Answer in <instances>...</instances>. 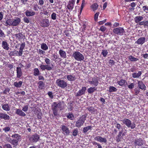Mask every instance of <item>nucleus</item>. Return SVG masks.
Masks as SVG:
<instances>
[{
    "label": "nucleus",
    "instance_id": "obj_16",
    "mask_svg": "<svg viewBox=\"0 0 148 148\" xmlns=\"http://www.w3.org/2000/svg\"><path fill=\"white\" fill-rule=\"evenodd\" d=\"M0 118L2 119H4L6 120H9L10 117L9 116L6 114L3 113H0Z\"/></svg>",
    "mask_w": 148,
    "mask_h": 148
},
{
    "label": "nucleus",
    "instance_id": "obj_61",
    "mask_svg": "<svg viewBox=\"0 0 148 148\" xmlns=\"http://www.w3.org/2000/svg\"><path fill=\"white\" fill-rule=\"evenodd\" d=\"M142 8L143 11L144 12H146V11H148V8L146 6H143Z\"/></svg>",
    "mask_w": 148,
    "mask_h": 148
},
{
    "label": "nucleus",
    "instance_id": "obj_27",
    "mask_svg": "<svg viewBox=\"0 0 148 148\" xmlns=\"http://www.w3.org/2000/svg\"><path fill=\"white\" fill-rule=\"evenodd\" d=\"M117 83L119 86H124L125 84H127L126 81L123 79L118 81Z\"/></svg>",
    "mask_w": 148,
    "mask_h": 148
},
{
    "label": "nucleus",
    "instance_id": "obj_63",
    "mask_svg": "<svg viewBox=\"0 0 148 148\" xmlns=\"http://www.w3.org/2000/svg\"><path fill=\"white\" fill-rule=\"evenodd\" d=\"M106 29V27L103 26H101L100 28V30L102 32H104L105 31Z\"/></svg>",
    "mask_w": 148,
    "mask_h": 148
},
{
    "label": "nucleus",
    "instance_id": "obj_59",
    "mask_svg": "<svg viewBox=\"0 0 148 148\" xmlns=\"http://www.w3.org/2000/svg\"><path fill=\"white\" fill-rule=\"evenodd\" d=\"M38 3L39 5L42 6L43 5L44 1L43 0H39Z\"/></svg>",
    "mask_w": 148,
    "mask_h": 148
},
{
    "label": "nucleus",
    "instance_id": "obj_19",
    "mask_svg": "<svg viewBox=\"0 0 148 148\" xmlns=\"http://www.w3.org/2000/svg\"><path fill=\"white\" fill-rule=\"evenodd\" d=\"M66 78L68 81L71 82H73L76 79L75 75H69L66 76Z\"/></svg>",
    "mask_w": 148,
    "mask_h": 148
},
{
    "label": "nucleus",
    "instance_id": "obj_7",
    "mask_svg": "<svg viewBox=\"0 0 148 148\" xmlns=\"http://www.w3.org/2000/svg\"><path fill=\"white\" fill-rule=\"evenodd\" d=\"M85 120V118H80L78 120L76 121L75 126L77 127H79L83 125Z\"/></svg>",
    "mask_w": 148,
    "mask_h": 148
},
{
    "label": "nucleus",
    "instance_id": "obj_22",
    "mask_svg": "<svg viewBox=\"0 0 148 148\" xmlns=\"http://www.w3.org/2000/svg\"><path fill=\"white\" fill-rule=\"evenodd\" d=\"M2 47L5 50H8L9 49V45L6 41L2 42Z\"/></svg>",
    "mask_w": 148,
    "mask_h": 148
},
{
    "label": "nucleus",
    "instance_id": "obj_57",
    "mask_svg": "<svg viewBox=\"0 0 148 148\" xmlns=\"http://www.w3.org/2000/svg\"><path fill=\"white\" fill-rule=\"evenodd\" d=\"M53 111V113L55 116H56L58 114V110H52Z\"/></svg>",
    "mask_w": 148,
    "mask_h": 148
},
{
    "label": "nucleus",
    "instance_id": "obj_30",
    "mask_svg": "<svg viewBox=\"0 0 148 148\" xmlns=\"http://www.w3.org/2000/svg\"><path fill=\"white\" fill-rule=\"evenodd\" d=\"M142 74V72L140 71H139L138 73H134L132 74V77L134 78H138Z\"/></svg>",
    "mask_w": 148,
    "mask_h": 148
},
{
    "label": "nucleus",
    "instance_id": "obj_36",
    "mask_svg": "<svg viewBox=\"0 0 148 148\" xmlns=\"http://www.w3.org/2000/svg\"><path fill=\"white\" fill-rule=\"evenodd\" d=\"M96 89L95 87H90L87 90L89 94H91Z\"/></svg>",
    "mask_w": 148,
    "mask_h": 148
},
{
    "label": "nucleus",
    "instance_id": "obj_33",
    "mask_svg": "<svg viewBox=\"0 0 148 148\" xmlns=\"http://www.w3.org/2000/svg\"><path fill=\"white\" fill-rule=\"evenodd\" d=\"M23 83V82L21 81L19 82H15L14 83V85L16 88L20 87Z\"/></svg>",
    "mask_w": 148,
    "mask_h": 148
},
{
    "label": "nucleus",
    "instance_id": "obj_37",
    "mask_svg": "<svg viewBox=\"0 0 148 148\" xmlns=\"http://www.w3.org/2000/svg\"><path fill=\"white\" fill-rule=\"evenodd\" d=\"M128 59L132 62H135L138 60V58H136L132 56H129L128 57Z\"/></svg>",
    "mask_w": 148,
    "mask_h": 148
},
{
    "label": "nucleus",
    "instance_id": "obj_21",
    "mask_svg": "<svg viewBox=\"0 0 148 148\" xmlns=\"http://www.w3.org/2000/svg\"><path fill=\"white\" fill-rule=\"evenodd\" d=\"M16 76L18 78H20L22 76V73L21 67L16 68Z\"/></svg>",
    "mask_w": 148,
    "mask_h": 148
},
{
    "label": "nucleus",
    "instance_id": "obj_20",
    "mask_svg": "<svg viewBox=\"0 0 148 148\" xmlns=\"http://www.w3.org/2000/svg\"><path fill=\"white\" fill-rule=\"evenodd\" d=\"M2 108L6 111H9L10 110V105L8 103L2 104Z\"/></svg>",
    "mask_w": 148,
    "mask_h": 148
},
{
    "label": "nucleus",
    "instance_id": "obj_44",
    "mask_svg": "<svg viewBox=\"0 0 148 148\" xmlns=\"http://www.w3.org/2000/svg\"><path fill=\"white\" fill-rule=\"evenodd\" d=\"M134 83L129 84L127 85L128 88L130 90L134 88Z\"/></svg>",
    "mask_w": 148,
    "mask_h": 148
},
{
    "label": "nucleus",
    "instance_id": "obj_4",
    "mask_svg": "<svg viewBox=\"0 0 148 148\" xmlns=\"http://www.w3.org/2000/svg\"><path fill=\"white\" fill-rule=\"evenodd\" d=\"M61 131L62 134L65 136L68 135L70 133L69 128L66 126L62 125L61 126Z\"/></svg>",
    "mask_w": 148,
    "mask_h": 148
},
{
    "label": "nucleus",
    "instance_id": "obj_17",
    "mask_svg": "<svg viewBox=\"0 0 148 148\" xmlns=\"http://www.w3.org/2000/svg\"><path fill=\"white\" fill-rule=\"evenodd\" d=\"M138 87L142 90H145L146 89V87L141 81H138Z\"/></svg>",
    "mask_w": 148,
    "mask_h": 148
},
{
    "label": "nucleus",
    "instance_id": "obj_64",
    "mask_svg": "<svg viewBox=\"0 0 148 148\" xmlns=\"http://www.w3.org/2000/svg\"><path fill=\"white\" fill-rule=\"evenodd\" d=\"M4 148H12L11 145L10 144H7L4 146Z\"/></svg>",
    "mask_w": 148,
    "mask_h": 148
},
{
    "label": "nucleus",
    "instance_id": "obj_48",
    "mask_svg": "<svg viewBox=\"0 0 148 148\" xmlns=\"http://www.w3.org/2000/svg\"><path fill=\"white\" fill-rule=\"evenodd\" d=\"M67 118L71 120H73L74 118L73 115L71 113L68 114L66 116Z\"/></svg>",
    "mask_w": 148,
    "mask_h": 148
},
{
    "label": "nucleus",
    "instance_id": "obj_23",
    "mask_svg": "<svg viewBox=\"0 0 148 148\" xmlns=\"http://www.w3.org/2000/svg\"><path fill=\"white\" fill-rule=\"evenodd\" d=\"M16 113L21 116H26L25 114L22 111L19 109H16Z\"/></svg>",
    "mask_w": 148,
    "mask_h": 148
},
{
    "label": "nucleus",
    "instance_id": "obj_60",
    "mask_svg": "<svg viewBox=\"0 0 148 148\" xmlns=\"http://www.w3.org/2000/svg\"><path fill=\"white\" fill-rule=\"evenodd\" d=\"M23 20L24 22L26 23H28L29 21L28 19L26 17L24 18Z\"/></svg>",
    "mask_w": 148,
    "mask_h": 148
},
{
    "label": "nucleus",
    "instance_id": "obj_40",
    "mask_svg": "<svg viewBox=\"0 0 148 148\" xmlns=\"http://www.w3.org/2000/svg\"><path fill=\"white\" fill-rule=\"evenodd\" d=\"M40 74L38 68H35L34 69V76H38Z\"/></svg>",
    "mask_w": 148,
    "mask_h": 148
},
{
    "label": "nucleus",
    "instance_id": "obj_51",
    "mask_svg": "<svg viewBox=\"0 0 148 148\" xmlns=\"http://www.w3.org/2000/svg\"><path fill=\"white\" fill-rule=\"evenodd\" d=\"M51 18L53 20H55L56 18V14L54 12H53L51 15Z\"/></svg>",
    "mask_w": 148,
    "mask_h": 148
},
{
    "label": "nucleus",
    "instance_id": "obj_45",
    "mask_svg": "<svg viewBox=\"0 0 148 148\" xmlns=\"http://www.w3.org/2000/svg\"><path fill=\"white\" fill-rule=\"evenodd\" d=\"M16 37L19 40L22 39L23 38V35L21 33H18L16 34Z\"/></svg>",
    "mask_w": 148,
    "mask_h": 148
},
{
    "label": "nucleus",
    "instance_id": "obj_56",
    "mask_svg": "<svg viewBox=\"0 0 148 148\" xmlns=\"http://www.w3.org/2000/svg\"><path fill=\"white\" fill-rule=\"evenodd\" d=\"M84 2H85V1L84 0H83L82 1V3L81 4V6L80 13L82 11L84 7Z\"/></svg>",
    "mask_w": 148,
    "mask_h": 148
},
{
    "label": "nucleus",
    "instance_id": "obj_24",
    "mask_svg": "<svg viewBox=\"0 0 148 148\" xmlns=\"http://www.w3.org/2000/svg\"><path fill=\"white\" fill-rule=\"evenodd\" d=\"M14 56H21L23 53L19 50V51H14L10 52Z\"/></svg>",
    "mask_w": 148,
    "mask_h": 148
},
{
    "label": "nucleus",
    "instance_id": "obj_55",
    "mask_svg": "<svg viewBox=\"0 0 148 148\" xmlns=\"http://www.w3.org/2000/svg\"><path fill=\"white\" fill-rule=\"evenodd\" d=\"M99 12H97V13L95 14V16H94V19H95V21H97V18H98V16H99Z\"/></svg>",
    "mask_w": 148,
    "mask_h": 148
},
{
    "label": "nucleus",
    "instance_id": "obj_11",
    "mask_svg": "<svg viewBox=\"0 0 148 148\" xmlns=\"http://www.w3.org/2000/svg\"><path fill=\"white\" fill-rule=\"evenodd\" d=\"M94 140L100 143H106L107 141L106 138H103L100 136H97L94 138Z\"/></svg>",
    "mask_w": 148,
    "mask_h": 148
},
{
    "label": "nucleus",
    "instance_id": "obj_58",
    "mask_svg": "<svg viewBox=\"0 0 148 148\" xmlns=\"http://www.w3.org/2000/svg\"><path fill=\"white\" fill-rule=\"evenodd\" d=\"M77 130L76 129H75L73 132V135L75 136H76L77 135Z\"/></svg>",
    "mask_w": 148,
    "mask_h": 148
},
{
    "label": "nucleus",
    "instance_id": "obj_39",
    "mask_svg": "<svg viewBox=\"0 0 148 148\" xmlns=\"http://www.w3.org/2000/svg\"><path fill=\"white\" fill-rule=\"evenodd\" d=\"M3 130L5 133H7L10 131L11 127L9 126H6L3 129Z\"/></svg>",
    "mask_w": 148,
    "mask_h": 148
},
{
    "label": "nucleus",
    "instance_id": "obj_32",
    "mask_svg": "<svg viewBox=\"0 0 148 148\" xmlns=\"http://www.w3.org/2000/svg\"><path fill=\"white\" fill-rule=\"evenodd\" d=\"M143 19V17L142 16H136L134 18L135 22L136 23H138L141 21Z\"/></svg>",
    "mask_w": 148,
    "mask_h": 148
},
{
    "label": "nucleus",
    "instance_id": "obj_10",
    "mask_svg": "<svg viewBox=\"0 0 148 148\" xmlns=\"http://www.w3.org/2000/svg\"><path fill=\"white\" fill-rule=\"evenodd\" d=\"M49 25V21L47 19H43L40 22V25L43 27H48Z\"/></svg>",
    "mask_w": 148,
    "mask_h": 148
},
{
    "label": "nucleus",
    "instance_id": "obj_12",
    "mask_svg": "<svg viewBox=\"0 0 148 148\" xmlns=\"http://www.w3.org/2000/svg\"><path fill=\"white\" fill-rule=\"evenodd\" d=\"M75 1L73 0L70 1L67 5V8L70 11H71L73 10L74 5L75 4Z\"/></svg>",
    "mask_w": 148,
    "mask_h": 148
},
{
    "label": "nucleus",
    "instance_id": "obj_1",
    "mask_svg": "<svg viewBox=\"0 0 148 148\" xmlns=\"http://www.w3.org/2000/svg\"><path fill=\"white\" fill-rule=\"evenodd\" d=\"M72 56L75 60L81 62L84 59V55L78 51L74 52Z\"/></svg>",
    "mask_w": 148,
    "mask_h": 148
},
{
    "label": "nucleus",
    "instance_id": "obj_13",
    "mask_svg": "<svg viewBox=\"0 0 148 148\" xmlns=\"http://www.w3.org/2000/svg\"><path fill=\"white\" fill-rule=\"evenodd\" d=\"M40 67L42 71H44L45 70L50 71L52 69V67L49 65L41 64L40 65Z\"/></svg>",
    "mask_w": 148,
    "mask_h": 148
},
{
    "label": "nucleus",
    "instance_id": "obj_54",
    "mask_svg": "<svg viewBox=\"0 0 148 148\" xmlns=\"http://www.w3.org/2000/svg\"><path fill=\"white\" fill-rule=\"evenodd\" d=\"M28 106L27 105L25 106L22 108V110L24 112H26L28 110Z\"/></svg>",
    "mask_w": 148,
    "mask_h": 148
},
{
    "label": "nucleus",
    "instance_id": "obj_47",
    "mask_svg": "<svg viewBox=\"0 0 148 148\" xmlns=\"http://www.w3.org/2000/svg\"><path fill=\"white\" fill-rule=\"evenodd\" d=\"M58 108L57 105V103L53 102L52 105V110H58Z\"/></svg>",
    "mask_w": 148,
    "mask_h": 148
},
{
    "label": "nucleus",
    "instance_id": "obj_46",
    "mask_svg": "<svg viewBox=\"0 0 148 148\" xmlns=\"http://www.w3.org/2000/svg\"><path fill=\"white\" fill-rule=\"evenodd\" d=\"M25 43H22L20 46L19 49V51H21L22 53L23 52V49L25 47Z\"/></svg>",
    "mask_w": 148,
    "mask_h": 148
},
{
    "label": "nucleus",
    "instance_id": "obj_31",
    "mask_svg": "<svg viewBox=\"0 0 148 148\" xmlns=\"http://www.w3.org/2000/svg\"><path fill=\"white\" fill-rule=\"evenodd\" d=\"M57 105L58 108L60 109V110H62L64 108V104L63 102H59L58 103H57Z\"/></svg>",
    "mask_w": 148,
    "mask_h": 148
},
{
    "label": "nucleus",
    "instance_id": "obj_26",
    "mask_svg": "<svg viewBox=\"0 0 148 148\" xmlns=\"http://www.w3.org/2000/svg\"><path fill=\"white\" fill-rule=\"evenodd\" d=\"M59 54L61 58H66V53L62 49H60L59 51Z\"/></svg>",
    "mask_w": 148,
    "mask_h": 148
},
{
    "label": "nucleus",
    "instance_id": "obj_6",
    "mask_svg": "<svg viewBox=\"0 0 148 148\" xmlns=\"http://www.w3.org/2000/svg\"><path fill=\"white\" fill-rule=\"evenodd\" d=\"M144 141L141 138L136 139L134 141V144L135 147L137 146H142L143 145Z\"/></svg>",
    "mask_w": 148,
    "mask_h": 148
},
{
    "label": "nucleus",
    "instance_id": "obj_2",
    "mask_svg": "<svg viewBox=\"0 0 148 148\" xmlns=\"http://www.w3.org/2000/svg\"><path fill=\"white\" fill-rule=\"evenodd\" d=\"M121 121L128 127H130L132 129H133L135 127V124L134 123H132L128 119L125 118Z\"/></svg>",
    "mask_w": 148,
    "mask_h": 148
},
{
    "label": "nucleus",
    "instance_id": "obj_42",
    "mask_svg": "<svg viewBox=\"0 0 148 148\" xmlns=\"http://www.w3.org/2000/svg\"><path fill=\"white\" fill-rule=\"evenodd\" d=\"M18 140H16L15 139H13L10 140V142L14 145H16L18 144Z\"/></svg>",
    "mask_w": 148,
    "mask_h": 148
},
{
    "label": "nucleus",
    "instance_id": "obj_38",
    "mask_svg": "<svg viewBox=\"0 0 148 148\" xmlns=\"http://www.w3.org/2000/svg\"><path fill=\"white\" fill-rule=\"evenodd\" d=\"M41 48L42 49L44 50H47L48 49V46L45 43H44L41 44Z\"/></svg>",
    "mask_w": 148,
    "mask_h": 148
},
{
    "label": "nucleus",
    "instance_id": "obj_49",
    "mask_svg": "<svg viewBox=\"0 0 148 148\" xmlns=\"http://www.w3.org/2000/svg\"><path fill=\"white\" fill-rule=\"evenodd\" d=\"M45 61L46 64V65H49L51 63V60L47 58H45Z\"/></svg>",
    "mask_w": 148,
    "mask_h": 148
},
{
    "label": "nucleus",
    "instance_id": "obj_41",
    "mask_svg": "<svg viewBox=\"0 0 148 148\" xmlns=\"http://www.w3.org/2000/svg\"><path fill=\"white\" fill-rule=\"evenodd\" d=\"M92 128V127L90 126H89L83 128V131L84 133H86L89 130Z\"/></svg>",
    "mask_w": 148,
    "mask_h": 148
},
{
    "label": "nucleus",
    "instance_id": "obj_5",
    "mask_svg": "<svg viewBox=\"0 0 148 148\" xmlns=\"http://www.w3.org/2000/svg\"><path fill=\"white\" fill-rule=\"evenodd\" d=\"M113 32L117 35H122L125 32V31L123 28L119 27L113 29Z\"/></svg>",
    "mask_w": 148,
    "mask_h": 148
},
{
    "label": "nucleus",
    "instance_id": "obj_52",
    "mask_svg": "<svg viewBox=\"0 0 148 148\" xmlns=\"http://www.w3.org/2000/svg\"><path fill=\"white\" fill-rule=\"evenodd\" d=\"M10 91V89L8 88H5L3 91V93L6 95H8L9 94V92Z\"/></svg>",
    "mask_w": 148,
    "mask_h": 148
},
{
    "label": "nucleus",
    "instance_id": "obj_34",
    "mask_svg": "<svg viewBox=\"0 0 148 148\" xmlns=\"http://www.w3.org/2000/svg\"><path fill=\"white\" fill-rule=\"evenodd\" d=\"M11 137L13 138V139H15L16 140H19V139L21 138V136L18 134H15L12 135Z\"/></svg>",
    "mask_w": 148,
    "mask_h": 148
},
{
    "label": "nucleus",
    "instance_id": "obj_15",
    "mask_svg": "<svg viewBox=\"0 0 148 148\" xmlns=\"http://www.w3.org/2000/svg\"><path fill=\"white\" fill-rule=\"evenodd\" d=\"M89 82L90 84L96 86H97L99 83V81L98 79L97 78H93L92 81H89Z\"/></svg>",
    "mask_w": 148,
    "mask_h": 148
},
{
    "label": "nucleus",
    "instance_id": "obj_53",
    "mask_svg": "<svg viewBox=\"0 0 148 148\" xmlns=\"http://www.w3.org/2000/svg\"><path fill=\"white\" fill-rule=\"evenodd\" d=\"M5 35L4 32L1 29H0V37H5Z\"/></svg>",
    "mask_w": 148,
    "mask_h": 148
},
{
    "label": "nucleus",
    "instance_id": "obj_28",
    "mask_svg": "<svg viewBox=\"0 0 148 148\" xmlns=\"http://www.w3.org/2000/svg\"><path fill=\"white\" fill-rule=\"evenodd\" d=\"M35 14V12L33 11H29L27 10L25 12V15L27 16H34Z\"/></svg>",
    "mask_w": 148,
    "mask_h": 148
},
{
    "label": "nucleus",
    "instance_id": "obj_43",
    "mask_svg": "<svg viewBox=\"0 0 148 148\" xmlns=\"http://www.w3.org/2000/svg\"><path fill=\"white\" fill-rule=\"evenodd\" d=\"M98 5L96 3H95L92 4L91 6V8L93 11H95L98 8Z\"/></svg>",
    "mask_w": 148,
    "mask_h": 148
},
{
    "label": "nucleus",
    "instance_id": "obj_50",
    "mask_svg": "<svg viewBox=\"0 0 148 148\" xmlns=\"http://www.w3.org/2000/svg\"><path fill=\"white\" fill-rule=\"evenodd\" d=\"M108 53V52L106 50H102L101 54H102V55L104 57H106Z\"/></svg>",
    "mask_w": 148,
    "mask_h": 148
},
{
    "label": "nucleus",
    "instance_id": "obj_29",
    "mask_svg": "<svg viewBox=\"0 0 148 148\" xmlns=\"http://www.w3.org/2000/svg\"><path fill=\"white\" fill-rule=\"evenodd\" d=\"M5 25L7 26L8 25L12 26V19H8L6 21Z\"/></svg>",
    "mask_w": 148,
    "mask_h": 148
},
{
    "label": "nucleus",
    "instance_id": "obj_8",
    "mask_svg": "<svg viewBox=\"0 0 148 148\" xmlns=\"http://www.w3.org/2000/svg\"><path fill=\"white\" fill-rule=\"evenodd\" d=\"M39 138V135L35 134L30 137L29 140L31 142L36 143L38 141Z\"/></svg>",
    "mask_w": 148,
    "mask_h": 148
},
{
    "label": "nucleus",
    "instance_id": "obj_62",
    "mask_svg": "<svg viewBox=\"0 0 148 148\" xmlns=\"http://www.w3.org/2000/svg\"><path fill=\"white\" fill-rule=\"evenodd\" d=\"M134 91L135 92V95H138L139 92V90L137 88H136L135 90Z\"/></svg>",
    "mask_w": 148,
    "mask_h": 148
},
{
    "label": "nucleus",
    "instance_id": "obj_35",
    "mask_svg": "<svg viewBox=\"0 0 148 148\" xmlns=\"http://www.w3.org/2000/svg\"><path fill=\"white\" fill-rule=\"evenodd\" d=\"M117 90V88L113 86H110L109 87V91L110 92H116Z\"/></svg>",
    "mask_w": 148,
    "mask_h": 148
},
{
    "label": "nucleus",
    "instance_id": "obj_3",
    "mask_svg": "<svg viewBox=\"0 0 148 148\" xmlns=\"http://www.w3.org/2000/svg\"><path fill=\"white\" fill-rule=\"evenodd\" d=\"M57 85L62 88H64L67 86V83L64 80L60 79H57L56 81Z\"/></svg>",
    "mask_w": 148,
    "mask_h": 148
},
{
    "label": "nucleus",
    "instance_id": "obj_25",
    "mask_svg": "<svg viewBox=\"0 0 148 148\" xmlns=\"http://www.w3.org/2000/svg\"><path fill=\"white\" fill-rule=\"evenodd\" d=\"M38 86L40 90H42L44 89L45 87V85L42 81H39L38 83Z\"/></svg>",
    "mask_w": 148,
    "mask_h": 148
},
{
    "label": "nucleus",
    "instance_id": "obj_14",
    "mask_svg": "<svg viewBox=\"0 0 148 148\" xmlns=\"http://www.w3.org/2000/svg\"><path fill=\"white\" fill-rule=\"evenodd\" d=\"M145 40L146 39L145 37H140L135 42V43L138 45H142L145 42Z\"/></svg>",
    "mask_w": 148,
    "mask_h": 148
},
{
    "label": "nucleus",
    "instance_id": "obj_9",
    "mask_svg": "<svg viewBox=\"0 0 148 148\" xmlns=\"http://www.w3.org/2000/svg\"><path fill=\"white\" fill-rule=\"evenodd\" d=\"M86 89V87H82L81 89L75 94V96L77 97H79L84 95Z\"/></svg>",
    "mask_w": 148,
    "mask_h": 148
},
{
    "label": "nucleus",
    "instance_id": "obj_18",
    "mask_svg": "<svg viewBox=\"0 0 148 148\" xmlns=\"http://www.w3.org/2000/svg\"><path fill=\"white\" fill-rule=\"evenodd\" d=\"M20 22L21 20L19 18H16L15 19H12V26H17Z\"/></svg>",
    "mask_w": 148,
    "mask_h": 148
}]
</instances>
